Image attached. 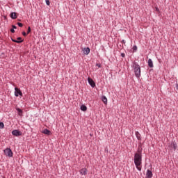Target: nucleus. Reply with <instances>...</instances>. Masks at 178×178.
<instances>
[{
    "mask_svg": "<svg viewBox=\"0 0 178 178\" xmlns=\"http://www.w3.org/2000/svg\"><path fill=\"white\" fill-rule=\"evenodd\" d=\"M15 97H19V95L22 97V95H23V93L22 92V90H20V89L15 88Z\"/></svg>",
    "mask_w": 178,
    "mask_h": 178,
    "instance_id": "39448f33",
    "label": "nucleus"
},
{
    "mask_svg": "<svg viewBox=\"0 0 178 178\" xmlns=\"http://www.w3.org/2000/svg\"><path fill=\"white\" fill-rule=\"evenodd\" d=\"M170 149H173L175 151V149L177 148V145L175 143H172L170 146H169Z\"/></svg>",
    "mask_w": 178,
    "mask_h": 178,
    "instance_id": "6e6552de",
    "label": "nucleus"
},
{
    "mask_svg": "<svg viewBox=\"0 0 178 178\" xmlns=\"http://www.w3.org/2000/svg\"><path fill=\"white\" fill-rule=\"evenodd\" d=\"M81 111H83V112H86V111H87V106L86 105H81Z\"/></svg>",
    "mask_w": 178,
    "mask_h": 178,
    "instance_id": "2eb2a0df",
    "label": "nucleus"
},
{
    "mask_svg": "<svg viewBox=\"0 0 178 178\" xmlns=\"http://www.w3.org/2000/svg\"><path fill=\"white\" fill-rule=\"evenodd\" d=\"M4 126L3 122H0V129H3Z\"/></svg>",
    "mask_w": 178,
    "mask_h": 178,
    "instance_id": "aec40b11",
    "label": "nucleus"
},
{
    "mask_svg": "<svg viewBox=\"0 0 178 178\" xmlns=\"http://www.w3.org/2000/svg\"><path fill=\"white\" fill-rule=\"evenodd\" d=\"M149 67H154V63L152 62V60L149 58L147 61Z\"/></svg>",
    "mask_w": 178,
    "mask_h": 178,
    "instance_id": "9d476101",
    "label": "nucleus"
},
{
    "mask_svg": "<svg viewBox=\"0 0 178 178\" xmlns=\"http://www.w3.org/2000/svg\"><path fill=\"white\" fill-rule=\"evenodd\" d=\"M13 136H15L16 137H19V136H22V131L19 130H13L12 131Z\"/></svg>",
    "mask_w": 178,
    "mask_h": 178,
    "instance_id": "423d86ee",
    "label": "nucleus"
},
{
    "mask_svg": "<svg viewBox=\"0 0 178 178\" xmlns=\"http://www.w3.org/2000/svg\"><path fill=\"white\" fill-rule=\"evenodd\" d=\"M136 138H138V140H141V135H140V133L138 131H136L135 133Z\"/></svg>",
    "mask_w": 178,
    "mask_h": 178,
    "instance_id": "dca6fc26",
    "label": "nucleus"
},
{
    "mask_svg": "<svg viewBox=\"0 0 178 178\" xmlns=\"http://www.w3.org/2000/svg\"><path fill=\"white\" fill-rule=\"evenodd\" d=\"M133 51H137V46L133 47Z\"/></svg>",
    "mask_w": 178,
    "mask_h": 178,
    "instance_id": "b1692460",
    "label": "nucleus"
},
{
    "mask_svg": "<svg viewBox=\"0 0 178 178\" xmlns=\"http://www.w3.org/2000/svg\"><path fill=\"white\" fill-rule=\"evenodd\" d=\"M10 31H11V33H15V29H13L10 30Z\"/></svg>",
    "mask_w": 178,
    "mask_h": 178,
    "instance_id": "cd10ccee",
    "label": "nucleus"
},
{
    "mask_svg": "<svg viewBox=\"0 0 178 178\" xmlns=\"http://www.w3.org/2000/svg\"><path fill=\"white\" fill-rule=\"evenodd\" d=\"M102 102H104V104L105 105H106L108 104V99L105 96H102Z\"/></svg>",
    "mask_w": 178,
    "mask_h": 178,
    "instance_id": "ddd939ff",
    "label": "nucleus"
},
{
    "mask_svg": "<svg viewBox=\"0 0 178 178\" xmlns=\"http://www.w3.org/2000/svg\"><path fill=\"white\" fill-rule=\"evenodd\" d=\"M17 111L18 115H19V116H22V115H23V111H22V109H20V108H17Z\"/></svg>",
    "mask_w": 178,
    "mask_h": 178,
    "instance_id": "f3484780",
    "label": "nucleus"
},
{
    "mask_svg": "<svg viewBox=\"0 0 178 178\" xmlns=\"http://www.w3.org/2000/svg\"><path fill=\"white\" fill-rule=\"evenodd\" d=\"M134 161L136 169H138L139 172H141V169L143 168V155L141 154V151L138 150V152L134 154Z\"/></svg>",
    "mask_w": 178,
    "mask_h": 178,
    "instance_id": "f257e3e1",
    "label": "nucleus"
},
{
    "mask_svg": "<svg viewBox=\"0 0 178 178\" xmlns=\"http://www.w3.org/2000/svg\"><path fill=\"white\" fill-rule=\"evenodd\" d=\"M31 33V28L30 26L28 27L27 34H30Z\"/></svg>",
    "mask_w": 178,
    "mask_h": 178,
    "instance_id": "6ab92c4d",
    "label": "nucleus"
},
{
    "mask_svg": "<svg viewBox=\"0 0 178 178\" xmlns=\"http://www.w3.org/2000/svg\"><path fill=\"white\" fill-rule=\"evenodd\" d=\"M12 41L13 42H17V44H20V42H23V40L19 41V40H14V39H12Z\"/></svg>",
    "mask_w": 178,
    "mask_h": 178,
    "instance_id": "a211bd4d",
    "label": "nucleus"
},
{
    "mask_svg": "<svg viewBox=\"0 0 178 178\" xmlns=\"http://www.w3.org/2000/svg\"><path fill=\"white\" fill-rule=\"evenodd\" d=\"M122 42H123L124 44H126V41H125V40H122Z\"/></svg>",
    "mask_w": 178,
    "mask_h": 178,
    "instance_id": "7c9ffc66",
    "label": "nucleus"
},
{
    "mask_svg": "<svg viewBox=\"0 0 178 178\" xmlns=\"http://www.w3.org/2000/svg\"><path fill=\"white\" fill-rule=\"evenodd\" d=\"M84 55H88V54H90V49L88 47H86V48H83L82 49Z\"/></svg>",
    "mask_w": 178,
    "mask_h": 178,
    "instance_id": "1a4fd4ad",
    "label": "nucleus"
},
{
    "mask_svg": "<svg viewBox=\"0 0 178 178\" xmlns=\"http://www.w3.org/2000/svg\"><path fill=\"white\" fill-rule=\"evenodd\" d=\"M88 81L89 84H90V86H91V87H92V88L95 87V82H94L92 79L88 77Z\"/></svg>",
    "mask_w": 178,
    "mask_h": 178,
    "instance_id": "0eeeda50",
    "label": "nucleus"
},
{
    "mask_svg": "<svg viewBox=\"0 0 178 178\" xmlns=\"http://www.w3.org/2000/svg\"><path fill=\"white\" fill-rule=\"evenodd\" d=\"M155 11L157 12V13H160L159 8H158V7H155Z\"/></svg>",
    "mask_w": 178,
    "mask_h": 178,
    "instance_id": "4be33fe9",
    "label": "nucleus"
},
{
    "mask_svg": "<svg viewBox=\"0 0 178 178\" xmlns=\"http://www.w3.org/2000/svg\"><path fill=\"white\" fill-rule=\"evenodd\" d=\"M45 2H46V4L48 6H49V5H50V2H49V0H45Z\"/></svg>",
    "mask_w": 178,
    "mask_h": 178,
    "instance_id": "412c9836",
    "label": "nucleus"
},
{
    "mask_svg": "<svg viewBox=\"0 0 178 178\" xmlns=\"http://www.w3.org/2000/svg\"><path fill=\"white\" fill-rule=\"evenodd\" d=\"M11 19H17V15H16V13H12L10 14Z\"/></svg>",
    "mask_w": 178,
    "mask_h": 178,
    "instance_id": "4468645a",
    "label": "nucleus"
},
{
    "mask_svg": "<svg viewBox=\"0 0 178 178\" xmlns=\"http://www.w3.org/2000/svg\"><path fill=\"white\" fill-rule=\"evenodd\" d=\"M146 176L148 178L152 177V172L151 170H147V173H146Z\"/></svg>",
    "mask_w": 178,
    "mask_h": 178,
    "instance_id": "f8f14e48",
    "label": "nucleus"
},
{
    "mask_svg": "<svg viewBox=\"0 0 178 178\" xmlns=\"http://www.w3.org/2000/svg\"><path fill=\"white\" fill-rule=\"evenodd\" d=\"M17 24H18L19 27H23V24L18 22Z\"/></svg>",
    "mask_w": 178,
    "mask_h": 178,
    "instance_id": "5701e85b",
    "label": "nucleus"
},
{
    "mask_svg": "<svg viewBox=\"0 0 178 178\" xmlns=\"http://www.w3.org/2000/svg\"><path fill=\"white\" fill-rule=\"evenodd\" d=\"M80 175L82 176H86L87 173H88V170L86 168H83L79 170Z\"/></svg>",
    "mask_w": 178,
    "mask_h": 178,
    "instance_id": "20e7f679",
    "label": "nucleus"
},
{
    "mask_svg": "<svg viewBox=\"0 0 178 178\" xmlns=\"http://www.w3.org/2000/svg\"><path fill=\"white\" fill-rule=\"evenodd\" d=\"M12 27H13V29H17L16 26H15V25H13Z\"/></svg>",
    "mask_w": 178,
    "mask_h": 178,
    "instance_id": "c85d7f7f",
    "label": "nucleus"
},
{
    "mask_svg": "<svg viewBox=\"0 0 178 178\" xmlns=\"http://www.w3.org/2000/svg\"><path fill=\"white\" fill-rule=\"evenodd\" d=\"M42 133H43V134H47V136H51V131L48 130L47 129L43 130Z\"/></svg>",
    "mask_w": 178,
    "mask_h": 178,
    "instance_id": "9b49d317",
    "label": "nucleus"
},
{
    "mask_svg": "<svg viewBox=\"0 0 178 178\" xmlns=\"http://www.w3.org/2000/svg\"><path fill=\"white\" fill-rule=\"evenodd\" d=\"M22 35H24V37H26V35H27V33H26V32H22Z\"/></svg>",
    "mask_w": 178,
    "mask_h": 178,
    "instance_id": "393cba45",
    "label": "nucleus"
},
{
    "mask_svg": "<svg viewBox=\"0 0 178 178\" xmlns=\"http://www.w3.org/2000/svg\"><path fill=\"white\" fill-rule=\"evenodd\" d=\"M134 67L136 77H140V76H141V68L140 67V65L136 63H134Z\"/></svg>",
    "mask_w": 178,
    "mask_h": 178,
    "instance_id": "f03ea898",
    "label": "nucleus"
},
{
    "mask_svg": "<svg viewBox=\"0 0 178 178\" xmlns=\"http://www.w3.org/2000/svg\"><path fill=\"white\" fill-rule=\"evenodd\" d=\"M18 41H22V38H17Z\"/></svg>",
    "mask_w": 178,
    "mask_h": 178,
    "instance_id": "bb28decb",
    "label": "nucleus"
},
{
    "mask_svg": "<svg viewBox=\"0 0 178 178\" xmlns=\"http://www.w3.org/2000/svg\"><path fill=\"white\" fill-rule=\"evenodd\" d=\"M121 56H122V58H124V54H122Z\"/></svg>",
    "mask_w": 178,
    "mask_h": 178,
    "instance_id": "c756f323",
    "label": "nucleus"
},
{
    "mask_svg": "<svg viewBox=\"0 0 178 178\" xmlns=\"http://www.w3.org/2000/svg\"><path fill=\"white\" fill-rule=\"evenodd\" d=\"M96 66H98L99 67H101L102 65L101 64H97Z\"/></svg>",
    "mask_w": 178,
    "mask_h": 178,
    "instance_id": "a878e982",
    "label": "nucleus"
},
{
    "mask_svg": "<svg viewBox=\"0 0 178 178\" xmlns=\"http://www.w3.org/2000/svg\"><path fill=\"white\" fill-rule=\"evenodd\" d=\"M4 154L6 156H9L10 158H12V156H13V152H12V149L9 148H6L4 150Z\"/></svg>",
    "mask_w": 178,
    "mask_h": 178,
    "instance_id": "7ed1b4c3",
    "label": "nucleus"
}]
</instances>
